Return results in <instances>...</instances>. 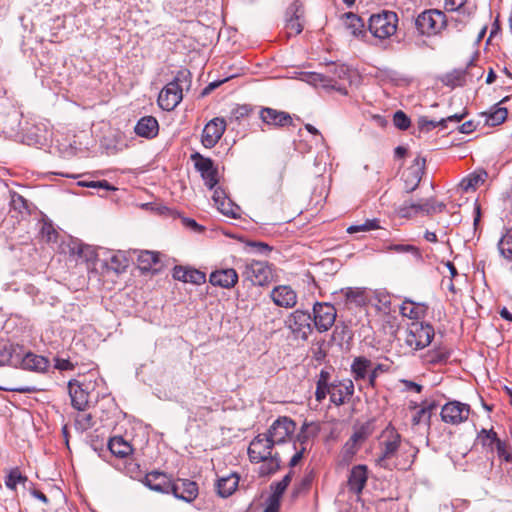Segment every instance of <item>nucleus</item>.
<instances>
[{"mask_svg": "<svg viewBox=\"0 0 512 512\" xmlns=\"http://www.w3.org/2000/svg\"><path fill=\"white\" fill-rule=\"evenodd\" d=\"M21 366L23 369L26 370L44 372L47 370L49 366V361L47 358L43 356L36 355L32 352H28L22 358Z\"/></svg>", "mask_w": 512, "mask_h": 512, "instance_id": "28", "label": "nucleus"}, {"mask_svg": "<svg viewBox=\"0 0 512 512\" xmlns=\"http://www.w3.org/2000/svg\"><path fill=\"white\" fill-rule=\"evenodd\" d=\"M201 177L203 178L205 185L209 189H213L218 183L217 169L215 167L211 168L207 172H202Z\"/></svg>", "mask_w": 512, "mask_h": 512, "instance_id": "53", "label": "nucleus"}, {"mask_svg": "<svg viewBox=\"0 0 512 512\" xmlns=\"http://www.w3.org/2000/svg\"><path fill=\"white\" fill-rule=\"evenodd\" d=\"M68 387L73 408L76 410H88L90 406L89 393L77 381H70Z\"/></svg>", "mask_w": 512, "mask_h": 512, "instance_id": "21", "label": "nucleus"}, {"mask_svg": "<svg viewBox=\"0 0 512 512\" xmlns=\"http://www.w3.org/2000/svg\"><path fill=\"white\" fill-rule=\"evenodd\" d=\"M498 103L490 112H482L480 113V118L483 119V124L485 126L494 127L503 123L508 115V111L504 107L499 106Z\"/></svg>", "mask_w": 512, "mask_h": 512, "instance_id": "30", "label": "nucleus"}, {"mask_svg": "<svg viewBox=\"0 0 512 512\" xmlns=\"http://www.w3.org/2000/svg\"><path fill=\"white\" fill-rule=\"evenodd\" d=\"M109 450L118 457H126L132 452V448L122 437H113L108 443Z\"/></svg>", "mask_w": 512, "mask_h": 512, "instance_id": "35", "label": "nucleus"}, {"mask_svg": "<svg viewBox=\"0 0 512 512\" xmlns=\"http://www.w3.org/2000/svg\"><path fill=\"white\" fill-rule=\"evenodd\" d=\"M287 486L281 481L274 483L271 485L272 494L267 499L266 508L272 509L275 511H279L280 503L283 493L285 492Z\"/></svg>", "mask_w": 512, "mask_h": 512, "instance_id": "34", "label": "nucleus"}, {"mask_svg": "<svg viewBox=\"0 0 512 512\" xmlns=\"http://www.w3.org/2000/svg\"><path fill=\"white\" fill-rule=\"evenodd\" d=\"M137 262L141 270L149 271L159 262L158 253L153 251H141L137 257Z\"/></svg>", "mask_w": 512, "mask_h": 512, "instance_id": "37", "label": "nucleus"}, {"mask_svg": "<svg viewBox=\"0 0 512 512\" xmlns=\"http://www.w3.org/2000/svg\"><path fill=\"white\" fill-rule=\"evenodd\" d=\"M336 319V309L328 303L316 302L313 306V322L319 332L328 331Z\"/></svg>", "mask_w": 512, "mask_h": 512, "instance_id": "9", "label": "nucleus"}, {"mask_svg": "<svg viewBox=\"0 0 512 512\" xmlns=\"http://www.w3.org/2000/svg\"><path fill=\"white\" fill-rule=\"evenodd\" d=\"M378 228H380L379 221L377 219H371V220H366L362 224L349 226L347 228V232L349 234H353V233H358V232H367V231H371V230H376Z\"/></svg>", "mask_w": 512, "mask_h": 512, "instance_id": "45", "label": "nucleus"}, {"mask_svg": "<svg viewBox=\"0 0 512 512\" xmlns=\"http://www.w3.org/2000/svg\"><path fill=\"white\" fill-rule=\"evenodd\" d=\"M488 177V174L485 170L479 169L469 174L467 177L462 179L460 182V187L463 191L467 192L469 190H475L481 184H483Z\"/></svg>", "mask_w": 512, "mask_h": 512, "instance_id": "31", "label": "nucleus"}, {"mask_svg": "<svg viewBox=\"0 0 512 512\" xmlns=\"http://www.w3.org/2000/svg\"><path fill=\"white\" fill-rule=\"evenodd\" d=\"M500 254L506 259H512V228L508 229L498 242Z\"/></svg>", "mask_w": 512, "mask_h": 512, "instance_id": "42", "label": "nucleus"}, {"mask_svg": "<svg viewBox=\"0 0 512 512\" xmlns=\"http://www.w3.org/2000/svg\"><path fill=\"white\" fill-rule=\"evenodd\" d=\"M262 465L259 467V474L261 476H268L275 473L280 468V459L278 454L275 453L266 460H262Z\"/></svg>", "mask_w": 512, "mask_h": 512, "instance_id": "40", "label": "nucleus"}, {"mask_svg": "<svg viewBox=\"0 0 512 512\" xmlns=\"http://www.w3.org/2000/svg\"><path fill=\"white\" fill-rule=\"evenodd\" d=\"M110 261H111L112 268L116 272H120L121 270H123L126 267V265L123 263V261H125V259L119 255H113L111 257Z\"/></svg>", "mask_w": 512, "mask_h": 512, "instance_id": "59", "label": "nucleus"}, {"mask_svg": "<svg viewBox=\"0 0 512 512\" xmlns=\"http://www.w3.org/2000/svg\"><path fill=\"white\" fill-rule=\"evenodd\" d=\"M79 185H81L83 187H88V188H101V189H105V190H115L116 189L114 186H112L106 180L90 181V182L81 181V182H79Z\"/></svg>", "mask_w": 512, "mask_h": 512, "instance_id": "55", "label": "nucleus"}, {"mask_svg": "<svg viewBox=\"0 0 512 512\" xmlns=\"http://www.w3.org/2000/svg\"><path fill=\"white\" fill-rule=\"evenodd\" d=\"M159 124L155 117L145 116L142 117L135 126V133L144 138H154L158 135Z\"/></svg>", "mask_w": 512, "mask_h": 512, "instance_id": "24", "label": "nucleus"}, {"mask_svg": "<svg viewBox=\"0 0 512 512\" xmlns=\"http://www.w3.org/2000/svg\"><path fill=\"white\" fill-rule=\"evenodd\" d=\"M436 408V404L434 402L428 403L422 406L412 417V425L417 426L421 423H425V425L429 428L430 419L433 410Z\"/></svg>", "mask_w": 512, "mask_h": 512, "instance_id": "36", "label": "nucleus"}, {"mask_svg": "<svg viewBox=\"0 0 512 512\" xmlns=\"http://www.w3.org/2000/svg\"><path fill=\"white\" fill-rule=\"evenodd\" d=\"M424 200L420 202L405 201L398 208V214L401 217H412L417 214L423 213Z\"/></svg>", "mask_w": 512, "mask_h": 512, "instance_id": "39", "label": "nucleus"}, {"mask_svg": "<svg viewBox=\"0 0 512 512\" xmlns=\"http://www.w3.org/2000/svg\"><path fill=\"white\" fill-rule=\"evenodd\" d=\"M191 73L187 69L179 70L175 78L169 82L158 95L159 106L166 111H172L183 98V87L190 86Z\"/></svg>", "mask_w": 512, "mask_h": 512, "instance_id": "1", "label": "nucleus"}, {"mask_svg": "<svg viewBox=\"0 0 512 512\" xmlns=\"http://www.w3.org/2000/svg\"><path fill=\"white\" fill-rule=\"evenodd\" d=\"M475 128L476 125L474 124L473 121H466L459 127V131L464 134H469L473 132Z\"/></svg>", "mask_w": 512, "mask_h": 512, "instance_id": "63", "label": "nucleus"}, {"mask_svg": "<svg viewBox=\"0 0 512 512\" xmlns=\"http://www.w3.org/2000/svg\"><path fill=\"white\" fill-rule=\"evenodd\" d=\"M358 449H359V445H357L356 443H353L350 439L346 442V444L344 446L345 454L348 457L354 456L356 454V452L358 451Z\"/></svg>", "mask_w": 512, "mask_h": 512, "instance_id": "60", "label": "nucleus"}, {"mask_svg": "<svg viewBox=\"0 0 512 512\" xmlns=\"http://www.w3.org/2000/svg\"><path fill=\"white\" fill-rule=\"evenodd\" d=\"M463 117H464V114H461V115L454 114V115L448 116L447 118H443L439 121L428 120L427 118L423 117V118L419 119L418 124L422 130L429 131L438 126L446 128L448 122L458 123L463 119Z\"/></svg>", "mask_w": 512, "mask_h": 512, "instance_id": "33", "label": "nucleus"}, {"mask_svg": "<svg viewBox=\"0 0 512 512\" xmlns=\"http://www.w3.org/2000/svg\"><path fill=\"white\" fill-rule=\"evenodd\" d=\"M247 245L253 248L255 252L259 254H267L268 252L271 251V247H269L268 244L263 242H249Z\"/></svg>", "mask_w": 512, "mask_h": 512, "instance_id": "58", "label": "nucleus"}, {"mask_svg": "<svg viewBox=\"0 0 512 512\" xmlns=\"http://www.w3.org/2000/svg\"><path fill=\"white\" fill-rule=\"evenodd\" d=\"M466 0H445V6L447 9L451 11H455L460 9L464 4Z\"/></svg>", "mask_w": 512, "mask_h": 512, "instance_id": "61", "label": "nucleus"}, {"mask_svg": "<svg viewBox=\"0 0 512 512\" xmlns=\"http://www.w3.org/2000/svg\"><path fill=\"white\" fill-rule=\"evenodd\" d=\"M424 164L425 159L416 158L414 163L403 172L404 190L407 193H411L418 187L422 179Z\"/></svg>", "mask_w": 512, "mask_h": 512, "instance_id": "16", "label": "nucleus"}, {"mask_svg": "<svg viewBox=\"0 0 512 512\" xmlns=\"http://www.w3.org/2000/svg\"><path fill=\"white\" fill-rule=\"evenodd\" d=\"M369 436L368 428L362 426L359 429H357L352 436L349 438L353 443H356L357 445H361L367 437Z\"/></svg>", "mask_w": 512, "mask_h": 512, "instance_id": "56", "label": "nucleus"}, {"mask_svg": "<svg viewBox=\"0 0 512 512\" xmlns=\"http://www.w3.org/2000/svg\"><path fill=\"white\" fill-rule=\"evenodd\" d=\"M368 479L367 467L365 465L354 466L350 472L348 485L351 491L361 493Z\"/></svg>", "mask_w": 512, "mask_h": 512, "instance_id": "25", "label": "nucleus"}, {"mask_svg": "<svg viewBox=\"0 0 512 512\" xmlns=\"http://www.w3.org/2000/svg\"><path fill=\"white\" fill-rule=\"evenodd\" d=\"M173 486H177V492H171L177 499L185 502H192L198 496V485L196 482L189 479H177L174 481Z\"/></svg>", "mask_w": 512, "mask_h": 512, "instance_id": "19", "label": "nucleus"}, {"mask_svg": "<svg viewBox=\"0 0 512 512\" xmlns=\"http://www.w3.org/2000/svg\"><path fill=\"white\" fill-rule=\"evenodd\" d=\"M466 72L463 70H454L446 74L443 78V83L446 86L456 87L465 84Z\"/></svg>", "mask_w": 512, "mask_h": 512, "instance_id": "43", "label": "nucleus"}, {"mask_svg": "<svg viewBox=\"0 0 512 512\" xmlns=\"http://www.w3.org/2000/svg\"><path fill=\"white\" fill-rule=\"evenodd\" d=\"M218 210L226 216L236 218L238 216V207L231 204L230 200L223 198L221 203L217 205Z\"/></svg>", "mask_w": 512, "mask_h": 512, "instance_id": "51", "label": "nucleus"}, {"mask_svg": "<svg viewBox=\"0 0 512 512\" xmlns=\"http://www.w3.org/2000/svg\"><path fill=\"white\" fill-rule=\"evenodd\" d=\"M74 421L75 428L79 431H86L92 428L95 423L93 415L87 410H77Z\"/></svg>", "mask_w": 512, "mask_h": 512, "instance_id": "38", "label": "nucleus"}, {"mask_svg": "<svg viewBox=\"0 0 512 512\" xmlns=\"http://www.w3.org/2000/svg\"><path fill=\"white\" fill-rule=\"evenodd\" d=\"M393 123L397 128L406 130L410 126V119L403 111L399 110L393 116Z\"/></svg>", "mask_w": 512, "mask_h": 512, "instance_id": "52", "label": "nucleus"}, {"mask_svg": "<svg viewBox=\"0 0 512 512\" xmlns=\"http://www.w3.org/2000/svg\"><path fill=\"white\" fill-rule=\"evenodd\" d=\"M470 414V406L468 404L451 401L446 403L441 410V419L445 423L458 425L465 422Z\"/></svg>", "mask_w": 512, "mask_h": 512, "instance_id": "11", "label": "nucleus"}, {"mask_svg": "<svg viewBox=\"0 0 512 512\" xmlns=\"http://www.w3.org/2000/svg\"><path fill=\"white\" fill-rule=\"evenodd\" d=\"M427 305L424 303L414 302L410 299H405L400 306V313L402 316L412 320H419L426 315Z\"/></svg>", "mask_w": 512, "mask_h": 512, "instance_id": "27", "label": "nucleus"}, {"mask_svg": "<svg viewBox=\"0 0 512 512\" xmlns=\"http://www.w3.org/2000/svg\"><path fill=\"white\" fill-rule=\"evenodd\" d=\"M225 130V119L221 117L213 118L204 126L201 143L205 148H213L219 142Z\"/></svg>", "mask_w": 512, "mask_h": 512, "instance_id": "14", "label": "nucleus"}, {"mask_svg": "<svg viewBox=\"0 0 512 512\" xmlns=\"http://www.w3.org/2000/svg\"><path fill=\"white\" fill-rule=\"evenodd\" d=\"M259 115L261 120L269 126L284 127L292 124L290 114L284 111L265 107L260 110Z\"/></svg>", "mask_w": 512, "mask_h": 512, "instance_id": "17", "label": "nucleus"}, {"mask_svg": "<svg viewBox=\"0 0 512 512\" xmlns=\"http://www.w3.org/2000/svg\"><path fill=\"white\" fill-rule=\"evenodd\" d=\"M143 483L149 489L162 494L177 492L178 489L177 486H173L174 481L172 477L160 471H151L147 473Z\"/></svg>", "mask_w": 512, "mask_h": 512, "instance_id": "12", "label": "nucleus"}, {"mask_svg": "<svg viewBox=\"0 0 512 512\" xmlns=\"http://www.w3.org/2000/svg\"><path fill=\"white\" fill-rule=\"evenodd\" d=\"M242 276L253 285L264 286L270 282L272 270L267 262L253 260L245 263Z\"/></svg>", "mask_w": 512, "mask_h": 512, "instance_id": "7", "label": "nucleus"}, {"mask_svg": "<svg viewBox=\"0 0 512 512\" xmlns=\"http://www.w3.org/2000/svg\"><path fill=\"white\" fill-rule=\"evenodd\" d=\"M386 250L399 254L410 253L416 260H421L422 258L419 249L416 246L410 244H389L386 247Z\"/></svg>", "mask_w": 512, "mask_h": 512, "instance_id": "41", "label": "nucleus"}, {"mask_svg": "<svg viewBox=\"0 0 512 512\" xmlns=\"http://www.w3.org/2000/svg\"><path fill=\"white\" fill-rule=\"evenodd\" d=\"M273 302L280 307L292 308L297 304V293L287 285H280L271 291Z\"/></svg>", "mask_w": 512, "mask_h": 512, "instance_id": "18", "label": "nucleus"}, {"mask_svg": "<svg viewBox=\"0 0 512 512\" xmlns=\"http://www.w3.org/2000/svg\"><path fill=\"white\" fill-rule=\"evenodd\" d=\"M306 448L304 446L301 447L300 450L296 451V453L292 456L290 459L289 465L291 467H294L298 464V462L303 458V454L305 452Z\"/></svg>", "mask_w": 512, "mask_h": 512, "instance_id": "62", "label": "nucleus"}, {"mask_svg": "<svg viewBox=\"0 0 512 512\" xmlns=\"http://www.w3.org/2000/svg\"><path fill=\"white\" fill-rule=\"evenodd\" d=\"M477 439L484 447L493 451L494 445L496 444L499 438L497 437V434L496 432L493 431V429H482L479 432Z\"/></svg>", "mask_w": 512, "mask_h": 512, "instance_id": "44", "label": "nucleus"}, {"mask_svg": "<svg viewBox=\"0 0 512 512\" xmlns=\"http://www.w3.org/2000/svg\"><path fill=\"white\" fill-rule=\"evenodd\" d=\"M10 205L14 210L18 211L19 213H24L28 211L27 200L19 193H11Z\"/></svg>", "mask_w": 512, "mask_h": 512, "instance_id": "49", "label": "nucleus"}, {"mask_svg": "<svg viewBox=\"0 0 512 512\" xmlns=\"http://www.w3.org/2000/svg\"><path fill=\"white\" fill-rule=\"evenodd\" d=\"M191 159L194 161L195 168L200 174L214 167V163L210 158H206L199 153L192 154Z\"/></svg>", "mask_w": 512, "mask_h": 512, "instance_id": "46", "label": "nucleus"}, {"mask_svg": "<svg viewBox=\"0 0 512 512\" xmlns=\"http://www.w3.org/2000/svg\"><path fill=\"white\" fill-rule=\"evenodd\" d=\"M173 277L176 280L192 283L195 285H201L206 281L205 273L192 268H186L182 266H176L173 269Z\"/></svg>", "mask_w": 512, "mask_h": 512, "instance_id": "22", "label": "nucleus"}, {"mask_svg": "<svg viewBox=\"0 0 512 512\" xmlns=\"http://www.w3.org/2000/svg\"><path fill=\"white\" fill-rule=\"evenodd\" d=\"M397 23V14L391 11H385L370 17L369 31L376 38L386 39L395 34Z\"/></svg>", "mask_w": 512, "mask_h": 512, "instance_id": "3", "label": "nucleus"}, {"mask_svg": "<svg viewBox=\"0 0 512 512\" xmlns=\"http://www.w3.org/2000/svg\"><path fill=\"white\" fill-rule=\"evenodd\" d=\"M295 428V422L292 419L283 416L273 422L266 434L275 445L282 444L291 438Z\"/></svg>", "mask_w": 512, "mask_h": 512, "instance_id": "10", "label": "nucleus"}, {"mask_svg": "<svg viewBox=\"0 0 512 512\" xmlns=\"http://www.w3.org/2000/svg\"><path fill=\"white\" fill-rule=\"evenodd\" d=\"M494 449H496L500 458H503L508 453L506 451V444L500 439L497 440L496 444L494 445Z\"/></svg>", "mask_w": 512, "mask_h": 512, "instance_id": "64", "label": "nucleus"}, {"mask_svg": "<svg viewBox=\"0 0 512 512\" xmlns=\"http://www.w3.org/2000/svg\"><path fill=\"white\" fill-rule=\"evenodd\" d=\"M26 481V477H24L19 470H12L6 478L5 484L10 489H15L16 486L20 483Z\"/></svg>", "mask_w": 512, "mask_h": 512, "instance_id": "50", "label": "nucleus"}, {"mask_svg": "<svg viewBox=\"0 0 512 512\" xmlns=\"http://www.w3.org/2000/svg\"><path fill=\"white\" fill-rule=\"evenodd\" d=\"M336 294L340 295L345 299V303L347 305H355L357 307H361L367 304L369 297L365 288H342Z\"/></svg>", "mask_w": 512, "mask_h": 512, "instance_id": "23", "label": "nucleus"}, {"mask_svg": "<svg viewBox=\"0 0 512 512\" xmlns=\"http://www.w3.org/2000/svg\"><path fill=\"white\" fill-rule=\"evenodd\" d=\"M434 337V328L430 324L413 322L406 331L405 343L413 350L427 347Z\"/></svg>", "mask_w": 512, "mask_h": 512, "instance_id": "4", "label": "nucleus"}, {"mask_svg": "<svg viewBox=\"0 0 512 512\" xmlns=\"http://www.w3.org/2000/svg\"><path fill=\"white\" fill-rule=\"evenodd\" d=\"M445 204L443 202H438L433 198L424 200L423 213L425 215H433L436 213H440L445 209Z\"/></svg>", "mask_w": 512, "mask_h": 512, "instance_id": "48", "label": "nucleus"}, {"mask_svg": "<svg viewBox=\"0 0 512 512\" xmlns=\"http://www.w3.org/2000/svg\"><path fill=\"white\" fill-rule=\"evenodd\" d=\"M304 28V8L299 1L293 2L286 11L284 31L287 38L296 36Z\"/></svg>", "mask_w": 512, "mask_h": 512, "instance_id": "8", "label": "nucleus"}, {"mask_svg": "<svg viewBox=\"0 0 512 512\" xmlns=\"http://www.w3.org/2000/svg\"><path fill=\"white\" fill-rule=\"evenodd\" d=\"M383 437L385 439L381 443V452L375 459V463L381 468H388V460L395 456L399 449L401 435L393 427L389 426L383 432Z\"/></svg>", "mask_w": 512, "mask_h": 512, "instance_id": "5", "label": "nucleus"}, {"mask_svg": "<svg viewBox=\"0 0 512 512\" xmlns=\"http://www.w3.org/2000/svg\"><path fill=\"white\" fill-rule=\"evenodd\" d=\"M312 481H313V474H312V472H310V473L306 474L301 479V481L296 485V487L294 488L293 495L296 496V495L300 494L301 492L308 490L309 487L311 486Z\"/></svg>", "mask_w": 512, "mask_h": 512, "instance_id": "54", "label": "nucleus"}, {"mask_svg": "<svg viewBox=\"0 0 512 512\" xmlns=\"http://www.w3.org/2000/svg\"><path fill=\"white\" fill-rule=\"evenodd\" d=\"M239 476L231 473L217 480L216 489L219 496L226 498L232 495L238 487Z\"/></svg>", "mask_w": 512, "mask_h": 512, "instance_id": "29", "label": "nucleus"}, {"mask_svg": "<svg viewBox=\"0 0 512 512\" xmlns=\"http://www.w3.org/2000/svg\"><path fill=\"white\" fill-rule=\"evenodd\" d=\"M312 317L303 310H295L285 320V326L297 339L307 340L312 332Z\"/></svg>", "mask_w": 512, "mask_h": 512, "instance_id": "6", "label": "nucleus"}, {"mask_svg": "<svg viewBox=\"0 0 512 512\" xmlns=\"http://www.w3.org/2000/svg\"><path fill=\"white\" fill-rule=\"evenodd\" d=\"M372 362L365 357H356L351 364V371L355 380L367 379Z\"/></svg>", "mask_w": 512, "mask_h": 512, "instance_id": "32", "label": "nucleus"}, {"mask_svg": "<svg viewBox=\"0 0 512 512\" xmlns=\"http://www.w3.org/2000/svg\"><path fill=\"white\" fill-rule=\"evenodd\" d=\"M55 368L61 371L73 370L74 364L69 359L56 357Z\"/></svg>", "mask_w": 512, "mask_h": 512, "instance_id": "57", "label": "nucleus"}, {"mask_svg": "<svg viewBox=\"0 0 512 512\" xmlns=\"http://www.w3.org/2000/svg\"><path fill=\"white\" fill-rule=\"evenodd\" d=\"M342 24L344 28L354 37L363 38L366 36L364 22L362 19L352 12L345 13L342 16Z\"/></svg>", "mask_w": 512, "mask_h": 512, "instance_id": "26", "label": "nucleus"}, {"mask_svg": "<svg viewBox=\"0 0 512 512\" xmlns=\"http://www.w3.org/2000/svg\"><path fill=\"white\" fill-rule=\"evenodd\" d=\"M415 25L421 35L433 36L439 34L447 25L445 14L437 9H429L420 13Z\"/></svg>", "mask_w": 512, "mask_h": 512, "instance_id": "2", "label": "nucleus"}, {"mask_svg": "<svg viewBox=\"0 0 512 512\" xmlns=\"http://www.w3.org/2000/svg\"><path fill=\"white\" fill-rule=\"evenodd\" d=\"M327 379H328V373L321 371L320 379L317 382V388H316V392H315L316 400L319 402H321L323 399H325L327 394H329L328 393L329 386L327 384Z\"/></svg>", "mask_w": 512, "mask_h": 512, "instance_id": "47", "label": "nucleus"}, {"mask_svg": "<svg viewBox=\"0 0 512 512\" xmlns=\"http://www.w3.org/2000/svg\"><path fill=\"white\" fill-rule=\"evenodd\" d=\"M274 445L266 433L257 435L248 447V455L251 462L260 463L262 460H266L267 457L273 455L272 449Z\"/></svg>", "mask_w": 512, "mask_h": 512, "instance_id": "13", "label": "nucleus"}, {"mask_svg": "<svg viewBox=\"0 0 512 512\" xmlns=\"http://www.w3.org/2000/svg\"><path fill=\"white\" fill-rule=\"evenodd\" d=\"M209 282L214 286L230 289L238 282V274L233 268L216 270L210 274Z\"/></svg>", "mask_w": 512, "mask_h": 512, "instance_id": "20", "label": "nucleus"}, {"mask_svg": "<svg viewBox=\"0 0 512 512\" xmlns=\"http://www.w3.org/2000/svg\"><path fill=\"white\" fill-rule=\"evenodd\" d=\"M328 393L330 400L335 405L339 406L348 401L354 393V384L351 380L346 379L343 381L333 382L329 386Z\"/></svg>", "mask_w": 512, "mask_h": 512, "instance_id": "15", "label": "nucleus"}]
</instances>
